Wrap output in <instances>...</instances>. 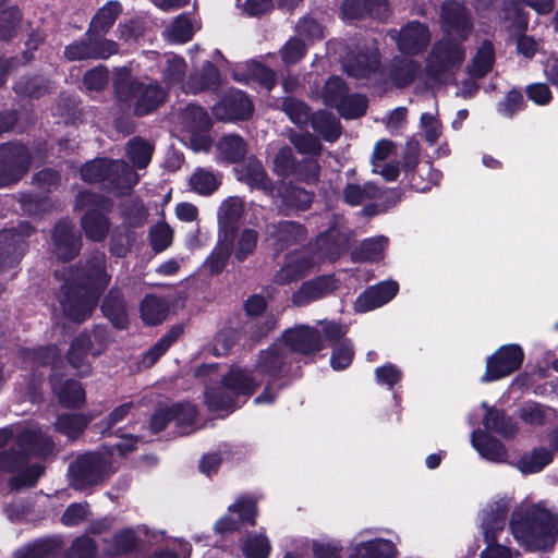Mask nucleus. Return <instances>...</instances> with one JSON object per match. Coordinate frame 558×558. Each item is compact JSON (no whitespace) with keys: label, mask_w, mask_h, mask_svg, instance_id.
Here are the masks:
<instances>
[{"label":"nucleus","mask_w":558,"mask_h":558,"mask_svg":"<svg viewBox=\"0 0 558 558\" xmlns=\"http://www.w3.org/2000/svg\"><path fill=\"white\" fill-rule=\"evenodd\" d=\"M33 156L22 143L8 142L0 145V187L21 181L28 172Z\"/></svg>","instance_id":"9"},{"label":"nucleus","mask_w":558,"mask_h":558,"mask_svg":"<svg viewBox=\"0 0 558 558\" xmlns=\"http://www.w3.org/2000/svg\"><path fill=\"white\" fill-rule=\"evenodd\" d=\"M270 550V542L264 534L248 535L242 545L245 558H268Z\"/></svg>","instance_id":"64"},{"label":"nucleus","mask_w":558,"mask_h":558,"mask_svg":"<svg viewBox=\"0 0 558 558\" xmlns=\"http://www.w3.org/2000/svg\"><path fill=\"white\" fill-rule=\"evenodd\" d=\"M14 445L25 457H28V461L32 457L46 459L51 456L54 450L52 438L40 428L25 427L21 429L14 438Z\"/></svg>","instance_id":"17"},{"label":"nucleus","mask_w":558,"mask_h":558,"mask_svg":"<svg viewBox=\"0 0 558 558\" xmlns=\"http://www.w3.org/2000/svg\"><path fill=\"white\" fill-rule=\"evenodd\" d=\"M524 361L523 349L519 344H505L487 357L482 383H492L517 372Z\"/></svg>","instance_id":"10"},{"label":"nucleus","mask_w":558,"mask_h":558,"mask_svg":"<svg viewBox=\"0 0 558 558\" xmlns=\"http://www.w3.org/2000/svg\"><path fill=\"white\" fill-rule=\"evenodd\" d=\"M418 62L412 59L395 57L387 69V78L396 88L402 89L416 80L420 72Z\"/></svg>","instance_id":"26"},{"label":"nucleus","mask_w":558,"mask_h":558,"mask_svg":"<svg viewBox=\"0 0 558 558\" xmlns=\"http://www.w3.org/2000/svg\"><path fill=\"white\" fill-rule=\"evenodd\" d=\"M266 231L271 240L274 250L277 252H283L303 243L307 239L306 227L294 220H280L268 223Z\"/></svg>","instance_id":"16"},{"label":"nucleus","mask_w":558,"mask_h":558,"mask_svg":"<svg viewBox=\"0 0 558 558\" xmlns=\"http://www.w3.org/2000/svg\"><path fill=\"white\" fill-rule=\"evenodd\" d=\"M220 181L214 172L205 169H197L190 178L191 189L199 195L208 196L216 192Z\"/></svg>","instance_id":"60"},{"label":"nucleus","mask_w":558,"mask_h":558,"mask_svg":"<svg viewBox=\"0 0 558 558\" xmlns=\"http://www.w3.org/2000/svg\"><path fill=\"white\" fill-rule=\"evenodd\" d=\"M354 354L353 343L350 339L335 343L330 355L331 368L337 372L347 369L352 364Z\"/></svg>","instance_id":"62"},{"label":"nucleus","mask_w":558,"mask_h":558,"mask_svg":"<svg viewBox=\"0 0 558 558\" xmlns=\"http://www.w3.org/2000/svg\"><path fill=\"white\" fill-rule=\"evenodd\" d=\"M429 41L428 27L418 21H411L400 29L397 46L402 53L416 56L427 48Z\"/></svg>","instance_id":"21"},{"label":"nucleus","mask_w":558,"mask_h":558,"mask_svg":"<svg viewBox=\"0 0 558 558\" xmlns=\"http://www.w3.org/2000/svg\"><path fill=\"white\" fill-rule=\"evenodd\" d=\"M483 425L486 432H494L506 439L514 438L518 433L515 420L505 410L495 407H486Z\"/></svg>","instance_id":"30"},{"label":"nucleus","mask_w":558,"mask_h":558,"mask_svg":"<svg viewBox=\"0 0 558 558\" xmlns=\"http://www.w3.org/2000/svg\"><path fill=\"white\" fill-rule=\"evenodd\" d=\"M211 113L221 122L247 121L254 113V105L243 90L230 88L211 107Z\"/></svg>","instance_id":"12"},{"label":"nucleus","mask_w":558,"mask_h":558,"mask_svg":"<svg viewBox=\"0 0 558 558\" xmlns=\"http://www.w3.org/2000/svg\"><path fill=\"white\" fill-rule=\"evenodd\" d=\"M36 232V228L26 220L20 221L15 228L0 231V240L13 251V260H22L28 248L27 239Z\"/></svg>","instance_id":"28"},{"label":"nucleus","mask_w":558,"mask_h":558,"mask_svg":"<svg viewBox=\"0 0 558 558\" xmlns=\"http://www.w3.org/2000/svg\"><path fill=\"white\" fill-rule=\"evenodd\" d=\"M440 19L442 31L459 41H465L473 31L469 10L458 1H446L441 7Z\"/></svg>","instance_id":"15"},{"label":"nucleus","mask_w":558,"mask_h":558,"mask_svg":"<svg viewBox=\"0 0 558 558\" xmlns=\"http://www.w3.org/2000/svg\"><path fill=\"white\" fill-rule=\"evenodd\" d=\"M94 341L89 331H82L73 338L66 352L68 363L73 368H80L85 365L88 355L94 357Z\"/></svg>","instance_id":"41"},{"label":"nucleus","mask_w":558,"mask_h":558,"mask_svg":"<svg viewBox=\"0 0 558 558\" xmlns=\"http://www.w3.org/2000/svg\"><path fill=\"white\" fill-rule=\"evenodd\" d=\"M244 75L248 81L257 83L267 90H271L277 83L276 72L256 60L246 63Z\"/></svg>","instance_id":"57"},{"label":"nucleus","mask_w":558,"mask_h":558,"mask_svg":"<svg viewBox=\"0 0 558 558\" xmlns=\"http://www.w3.org/2000/svg\"><path fill=\"white\" fill-rule=\"evenodd\" d=\"M368 108V99L359 93H349L337 106L336 110L344 120H354L365 116Z\"/></svg>","instance_id":"54"},{"label":"nucleus","mask_w":558,"mask_h":558,"mask_svg":"<svg viewBox=\"0 0 558 558\" xmlns=\"http://www.w3.org/2000/svg\"><path fill=\"white\" fill-rule=\"evenodd\" d=\"M172 421L175 422L178 432L182 435L189 434V430L196 423L198 409L191 402H174L169 405Z\"/></svg>","instance_id":"49"},{"label":"nucleus","mask_w":558,"mask_h":558,"mask_svg":"<svg viewBox=\"0 0 558 558\" xmlns=\"http://www.w3.org/2000/svg\"><path fill=\"white\" fill-rule=\"evenodd\" d=\"M22 16L17 5H10L0 11V40L10 41L16 36Z\"/></svg>","instance_id":"59"},{"label":"nucleus","mask_w":558,"mask_h":558,"mask_svg":"<svg viewBox=\"0 0 558 558\" xmlns=\"http://www.w3.org/2000/svg\"><path fill=\"white\" fill-rule=\"evenodd\" d=\"M502 20L509 22L507 28L514 34L525 33L529 26V13L514 1H504Z\"/></svg>","instance_id":"55"},{"label":"nucleus","mask_w":558,"mask_h":558,"mask_svg":"<svg viewBox=\"0 0 558 558\" xmlns=\"http://www.w3.org/2000/svg\"><path fill=\"white\" fill-rule=\"evenodd\" d=\"M462 43L457 38L444 37L433 45L425 66L429 80L438 81L445 73L462 64L465 58Z\"/></svg>","instance_id":"8"},{"label":"nucleus","mask_w":558,"mask_h":558,"mask_svg":"<svg viewBox=\"0 0 558 558\" xmlns=\"http://www.w3.org/2000/svg\"><path fill=\"white\" fill-rule=\"evenodd\" d=\"M221 384L225 388L239 400L244 398L242 404L252 397L260 387L262 380H257L253 376V372L247 368L231 366L230 369L221 377Z\"/></svg>","instance_id":"22"},{"label":"nucleus","mask_w":558,"mask_h":558,"mask_svg":"<svg viewBox=\"0 0 558 558\" xmlns=\"http://www.w3.org/2000/svg\"><path fill=\"white\" fill-rule=\"evenodd\" d=\"M495 60L494 44L489 39H484L469 65V73L475 78H483L493 70Z\"/></svg>","instance_id":"40"},{"label":"nucleus","mask_w":558,"mask_h":558,"mask_svg":"<svg viewBox=\"0 0 558 558\" xmlns=\"http://www.w3.org/2000/svg\"><path fill=\"white\" fill-rule=\"evenodd\" d=\"M110 461L98 451H86L70 462L68 476L75 490H86L104 484L111 475Z\"/></svg>","instance_id":"6"},{"label":"nucleus","mask_w":558,"mask_h":558,"mask_svg":"<svg viewBox=\"0 0 558 558\" xmlns=\"http://www.w3.org/2000/svg\"><path fill=\"white\" fill-rule=\"evenodd\" d=\"M228 511L238 514V521L241 525L255 526L258 517V506L256 498L252 496H241L234 504L229 506Z\"/></svg>","instance_id":"56"},{"label":"nucleus","mask_w":558,"mask_h":558,"mask_svg":"<svg viewBox=\"0 0 558 558\" xmlns=\"http://www.w3.org/2000/svg\"><path fill=\"white\" fill-rule=\"evenodd\" d=\"M243 181L255 190L272 194L275 183L271 181L259 161H250L243 169Z\"/></svg>","instance_id":"51"},{"label":"nucleus","mask_w":558,"mask_h":558,"mask_svg":"<svg viewBox=\"0 0 558 558\" xmlns=\"http://www.w3.org/2000/svg\"><path fill=\"white\" fill-rule=\"evenodd\" d=\"M117 98L122 102H132L135 117H145L156 111L168 97V92L158 83L148 84L137 80H119L113 85Z\"/></svg>","instance_id":"5"},{"label":"nucleus","mask_w":558,"mask_h":558,"mask_svg":"<svg viewBox=\"0 0 558 558\" xmlns=\"http://www.w3.org/2000/svg\"><path fill=\"white\" fill-rule=\"evenodd\" d=\"M44 473L45 466L43 464H27L9 478L8 486L12 492L23 488H33L37 485Z\"/></svg>","instance_id":"52"},{"label":"nucleus","mask_w":558,"mask_h":558,"mask_svg":"<svg viewBox=\"0 0 558 558\" xmlns=\"http://www.w3.org/2000/svg\"><path fill=\"white\" fill-rule=\"evenodd\" d=\"M399 292V283L395 280L381 281L366 288L355 300L354 310L367 313L390 302Z\"/></svg>","instance_id":"20"},{"label":"nucleus","mask_w":558,"mask_h":558,"mask_svg":"<svg viewBox=\"0 0 558 558\" xmlns=\"http://www.w3.org/2000/svg\"><path fill=\"white\" fill-rule=\"evenodd\" d=\"M336 289L335 279L331 276H318L307 280L293 292L291 301L295 306H305L313 301L319 300Z\"/></svg>","instance_id":"24"},{"label":"nucleus","mask_w":558,"mask_h":558,"mask_svg":"<svg viewBox=\"0 0 558 558\" xmlns=\"http://www.w3.org/2000/svg\"><path fill=\"white\" fill-rule=\"evenodd\" d=\"M349 93L348 83L339 75H331L324 83L322 99L326 107L336 109Z\"/></svg>","instance_id":"53"},{"label":"nucleus","mask_w":558,"mask_h":558,"mask_svg":"<svg viewBox=\"0 0 558 558\" xmlns=\"http://www.w3.org/2000/svg\"><path fill=\"white\" fill-rule=\"evenodd\" d=\"M204 399L210 412H226V414H229L242 407V403L221 383L219 386L206 387Z\"/></svg>","instance_id":"34"},{"label":"nucleus","mask_w":558,"mask_h":558,"mask_svg":"<svg viewBox=\"0 0 558 558\" xmlns=\"http://www.w3.org/2000/svg\"><path fill=\"white\" fill-rule=\"evenodd\" d=\"M185 114L192 135L208 133L214 125L208 112L201 106L190 105L186 108Z\"/></svg>","instance_id":"63"},{"label":"nucleus","mask_w":558,"mask_h":558,"mask_svg":"<svg viewBox=\"0 0 558 558\" xmlns=\"http://www.w3.org/2000/svg\"><path fill=\"white\" fill-rule=\"evenodd\" d=\"M340 13L342 19L348 21H383L388 16L389 4L388 0H343Z\"/></svg>","instance_id":"18"},{"label":"nucleus","mask_w":558,"mask_h":558,"mask_svg":"<svg viewBox=\"0 0 558 558\" xmlns=\"http://www.w3.org/2000/svg\"><path fill=\"white\" fill-rule=\"evenodd\" d=\"M514 539L526 551H550L558 537V515L541 504L520 506L510 517Z\"/></svg>","instance_id":"2"},{"label":"nucleus","mask_w":558,"mask_h":558,"mask_svg":"<svg viewBox=\"0 0 558 558\" xmlns=\"http://www.w3.org/2000/svg\"><path fill=\"white\" fill-rule=\"evenodd\" d=\"M154 146L141 136L132 137L126 144V157L137 169L146 168L151 161Z\"/></svg>","instance_id":"50"},{"label":"nucleus","mask_w":558,"mask_h":558,"mask_svg":"<svg viewBox=\"0 0 558 558\" xmlns=\"http://www.w3.org/2000/svg\"><path fill=\"white\" fill-rule=\"evenodd\" d=\"M380 63V54L377 50L360 49L347 56L342 69L348 76L363 80L377 74Z\"/></svg>","instance_id":"19"},{"label":"nucleus","mask_w":558,"mask_h":558,"mask_svg":"<svg viewBox=\"0 0 558 558\" xmlns=\"http://www.w3.org/2000/svg\"><path fill=\"white\" fill-rule=\"evenodd\" d=\"M361 558H397L398 549L395 543L386 538H373L359 543L354 550Z\"/></svg>","instance_id":"42"},{"label":"nucleus","mask_w":558,"mask_h":558,"mask_svg":"<svg viewBox=\"0 0 558 558\" xmlns=\"http://www.w3.org/2000/svg\"><path fill=\"white\" fill-rule=\"evenodd\" d=\"M280 341L289 353H298L304 356L314 355L325 348L322 332L316 327L307 325L284 329L280 336Z\"/></svg>","instance_id":"13"},{"label":"nucleus","mask_w":558,"mask_h":558,"mask_svg":"<svg viewBox=\"0 0 558 558\" xmlns=\"http://www.w3.org/2000/svg\"><path fill=\"white\" fill-rule=\"evenodd\" d=\"M113 202L110 197L89 190L81 191L74 199V210H84L81 227L85 236L93 242L104 241L110 230L108 214L111 213Z\"/></svg>","instance_id":"4"},{"label":"nucleus","mask_w":558,"mask_h":558,"mask_svg":"<svg viewBox=\"0 0 558 558\" xmlns=\"http://www.w3.org/2000/svg\"><path fill=\"white\" fill-rule=\"evenodd\" d=\"M280 109L287 114L289 120L299 128L307 126L311 120V107L298 97H283L281 99Z\"/></svg>","instance_id":"48"},{"label":"nucleus","mask_w":558,"mask_h":558,"mask_svg":"<svg viewBox=\"0 0 558 558\" xmlns=\"http://www.w3.org/2000/svg\"><path fill=\"white\" fill-rule=\"evenodd\" d=\"M386 244L387 239L384 236L365 239L353 252V258L361 262H378L383 258Z\"/></svg>","instance_id":"58"},{"label":"nucleus","mask_w":558,"mask_h":558,"mask_svg":"<svg viewBox=\"0 0 558 558\" xmlns=\"http://www.w3.org/2000/svg\"><path fill=\"white\" fill-rule=\"evenodd\" d=\"M13 90L20 97L38 99L49 92V81L40 74L23 75L13 84Z\"/></svg>","instance_id":"45"},{"label":"nucleus","mask_w":558,"mask_h":558,"mask_svg":"<svg viewBox=\"0 0 558 558\" xmlns=\"http://www.w3.org/2000/svg\"><path fill=\"white\" fill-rule=\"evenodd\" d=\"M315 246L323 257L337 260L347 252L348 241L341 231L330 227L316 236Z\"/></svg>","instance_id":"29"},{"label":"nucleus","mask_w":558,"mask_h":558,"mask_svg":"<svg viewBox=\"0 0 558 558\" xmlns=\"http://www.w3.org/2000/svg\"><path fill=\"white\" fill-rule=\"evenodd\" d=\"M553 450L545 447H537L521 456L517 468L523 474L538 473L553 461Z\"/></svg>","instance_id":"46"},{"label":"nucleus","mask_w":558,"mask_h":558,"mask_svg":"<svg viewBox=\"0 0 558 558\" xmlns=\"http://www.w3.org/2000/svg\"><path fill=\"white\" fill-rule=\"evenodd\" d=\"M121 12L122 5L119 1H108L96 11L85 35L105 36L114 25Z\"/></svg>","instance_id":"35"},{"label":"nucleus","mask_w":558,"mask_h":558,"mask_svg":"<svg viewBox=\"0 0 558 558\" xmlns=\"http://www.w3.org/2000/svg\"><path fill=\"white\" fill-rule=\"evenodd\" d=\"M308 123L326 142L333 143L341 136L342 125L340 120L326 110L312 112Z\"/></svg>","instance_id":"37"},{"label":"nucleus","mask_w":558,"mask_h":558,"mask_svg":"<svg viewBox=\"0 0 558 558\" xmlns=\"http://www.w3.org/2000/svg\"><path fill=\"white\" fill-rule=\"evenodd\" d=\"M293 359L287 349L278 341L258 352L254 372L265 379L263 391L255 397V404H272L279 393L290 386L293 380Z\"/></svg>","instance_id":"3"},{"label":"nucleus","mask_w":558,"mask_h":558,"mask_svg":"<svg viewBox=\"0 0 558 558\" xmlns=\"http://www.w3.org/2000/svg\"><path fill=\"white\" fill-rule=\"evenodd\" d=\"M474 449L486 460L502 462L507 458V448L501 440L486 430L476 429L471 434Z\"/></svg>","instance_id":"27"},{"label":"nucleus","mask_w":558,"mask_h":558,"mask_svg":"<svg viewBox=\"0 0 558 558\" xmlns=\"http://www.w3.org/2000/svg\"><path fill=\"white\" fill-rule=\"evenodd\" d=\"M441 178V171L435 169L432 161L422 162L416 170L405 177L410 187L421 193H425L437 185Z\"/></svg>","instance_id":"39"},{"label":"nucleus","mask_w":558,"mask_h":558,"mask_svg":"<svg viewBox=\"0 0 558 558\" xmlns=\"http://www.w3.org/2000/svg\"><path fill=\"white\" fill-rule=\"evenodd\" d=\"M114 161L107 157L86 161L80 169L82 180L86 183L112 182Z\"/></svg>","instance_id":"38"},{"label":"nucleus","mask_w":558,"mask_h":558,"mask_svg":"<svg viewBox=\"0 0 558 558\" xmlns=\"http://www.w3.org/2000/svg\"><path fill=\"white\" fill-rule=\"evenodd\" d=\"M20 360L31 368L50 367L52 373L57 374V364L61 362L60 350L57 344L49 343L36 348H21L19 350Z\"/></svg>","instance_id":"25"},{"label":"nucleus","mask_w":558,"mask_h":558,"mask_svg":"<svg viewBox=\"0 0 558 558\" xmlns=\"http://www.w3.org/2000/svg\"><path fill=\"white\" fill-rule=\"evenodd\" d=\"M140 313L143 322L148 326L161 324L168 316V303L155 294H147L141 301Z\"/></svg>","instance_id":"43"},{"label":"nucleus","mask_w":558,"mask_h":558,"mask_svg":"<svg viewBox=\"0 0 558 558\" xmlns=\"http://www.w3.org/2000/svg\"><path fill=\"white\" fill-rule=\"evenodd\" d=\"M100 311L117 330H125L129 328L130 319L128 316L126 300L120 288L112 287L109 289L102 299Z\"/></svg>","instance_id":"23"},{"label":"nucleus","mask_w":558,"mask_h":558,"mask_svg":"<svg viewBox=\"0 0 558 558\" xmlns=\"http://www.w3.org/2000/svg\"><path fill=\"white\" fill-rule=\"evenodd\" d=\"M509 512L507 501L500 499L489 506L482 520V529L486 548L481 553L480 558H515L510 547L498 543L499 535L504 532Z\"/></svg>","instance_id":"7"},{"label":"nucleus","mask_w":558,"mask_h":558,"mask_svg":"<svg viewBox=\"0 0 558 558\" xmlns=\"http://www.w3.org/2000/svg\"><path fill=\"white\" fill-rule=\"evenodd\" d=\"M271 195L279 199L278 213L286 217L308 210L315 196L314 192L286 180L275 183Z\"/></svg>","instance_id":"14"},{"label":"nucleus","mask_w":558,"mask_h":558,"mask_svg":"<svg viewBox=\"0 0 558 558\" xmlns=\"http://www.w3.org/2000/svg\"><path fill=\"white\" fill-rule=\"evenodd\" d=\"M217 150L225 161L238 163L243 161L247 154V143L238 134H228L220 138Z\"/></svg>","instance_id":"44"},{"label":"nucleus","mask_w":558,"mask_h":558,"mask_svg":"<svg viewBox=\"0 0 558 558\" xmlns=\"http://www.w3.org/2000/svg\"><path fill=\"white\" fill-rule=\"evenodd\" d=\"M82 248V235L69 217L59 219L51 230V253L62 263L73 260Z\"/></svg>","instance_id":"11"},{"label":"nucleus","mask_w":558,"mask_h":558,"mask_svg":"<svg viewBox=\"0 0 558 558\" xmlns=\"http://www.w3.org/2000/svg\"><path fill=\"white\" fill-rule=\"evenodd\" d=\"M220 83V71L211 61H205L201 70L191 73L186 81L187 89L192 94L217 89Z\"/></svg>","instance_id":"33"},{"label":"nucleus","mask_w":558,"mask_h":558,"mask_svg":"<svg viewBox=\"0 0 558 558\" xmlns=\"http://www.w3.org/2000/svg\"><path fill=\"white\" fill-rule=\"evenodd\" d=\"M381 190L374 182H366L363 185L348 183L342 191L343 202L352 207L361 205L365 199H378L381 197Z\"/></svg>","instance_id":"47"},{"label":"nucleus","mask_w":558,"mask_h":558,"mask_svg":"<svg viewBox=\"0 0 558 558\" xmlns=\"http://www.w3.org/2000/svg\"><path fill=\"white\" fill-rule=\"evenodd\" d=\"M56 377L57 374H50V381L59 402L66 409H81L86 401L82 384L76 379L70 378L61 383L60 387L57 388Z\"/></svg>","instance_id":"36"},{"label":"nucleus","mask_w":558,"mask_h":558,"mask_svg":"<svg viewBox=\"0 0 558 558\" xmlns=\"http://www.w3.org/2000/svg\"><path fill=\"white\" fill-rule=\"evenodd\" d=\"M94 418L92 413H61L57 416L53 428L68 439L76 440Z\"/></svg>","instance_id":"31"},{"label":"nucleus","mask_w":558,"mask_h":558,"mask_svg":"<svg viewBox=\"0 0 558 558\" xmlns=\"http://www.w3.org/2000/svg\"><path fill=\"white\" fill-rule=\"evenodd\" d=\"M141 539L132 527L116 532L106 545V555L110 558L131 556L137 553Z\"/></svg>","instance_id":"32"},{"label":"nucleus","mask_w":558,"mask_h":558,"mask_svg":"<svg viewBox=\"0 0 558 558\" xmlns=\"http://www.w3.org/2000/svg\"><path fill=\"white\" fill-rule=\"evenodd\" d=\"M21 208L27 216L41 218L51 208V199L48 195L23 194L20 198Z\"/></svg>","instance_id":"61"},{"label":"nucleus","mask_w":558,"mask_h":558,"mask_svg":"<svg viewBox=\"0 0 558 558\" xmlns=\"http://www.w3.org/2000/svg\"><path fill=\"white\" fill-rule=\"evenodd\" d=\"M109 281L104 254L75 265L60 290L59 303L64 316L77 324L89 318Z\"/></svg>","instance_id":"1"}]
</instances>
